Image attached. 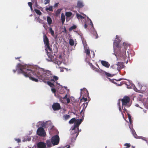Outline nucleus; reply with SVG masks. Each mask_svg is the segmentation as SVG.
Returning a JSON list of instances; mask_svg holds the SVG:
<instances>
[{
  "label": "nucleus",
  "mask_w": 148,
  "mask_h": 148,
  "mask_svg": "<svg viewBox=\"0 0 148 148\" xmlns=\"http://www.w3.org/2000/svg\"><path fill=\"white\" fill-rule=\"evenodd\" d=\"M37 73L38 77L44 82H46V80L55 82L58 79V77L57 76H52L50 71L45 70L42 68L39 69Z\"/></svg>",
  "instance_id": "1"
},
{
  "label": "nucleus",
  "mask_w": 148,
  "mask_h": 148,
  "mask_svg": "<svg viewBox=\"0 0 148 148\" xmlns=\"http://www.w3.org/2000/svg\"><path fill=\"white\" fill-rule=\"evenodd\" d=\"M20 71L19 72L22 73L24 76L26 77H29L30 79L36 82H38V80L37 79H36L33 76L38 77L39 79V78L38 77L37 72L38 70L40 69H37L35 72H33L31 69L26 68V66L22 65L19 64Z\"/></svg>",
  "instance_id": "2"
},
{
  "label": "nucleus",
  "mask_w": 148,
  "mask_h": 148,
  "mask_svg": "<svg viewBox=\"0 0 148 148\" xmlns=\"http://www.w3.org/2000/svg\"><path fill=\"white\" fill-rule=\"evenodd\" d=\"M129 46V44L126 42L123 43V45L121 48V50L119 51L118 54V57L117 58V60H121L123 61L125 60L127 57L126 55V50L127 48Z\"/></svg>",
  "instance_id": "3"
},
{
  "label": "nucleus",
  "mask_w": 148,
  "mask_h": 148,
  "mask_svg": "<svg viewBox=\"0 0 148 148\" xmlns=\"http://www.w3.org/2000/svg\"><path fill=\"white\" fill-rule=\"evenodd\" d=\"M71 137L72 141H73L76 140L79 134V127L75 126L74 125L71 127Z\"/></svg>",
  "instance_id": "4"
},
{
  "label": "nucleus",
  "mask_w": 148,
  "mask_h": 148,
  "mask_svg": "<svg viewBox=\"0 0 148 148\" xmlns=\"http://www.w3.org/2000/svg\"><path fill=\"white\" fill-rule=\"evenodd\" d=\"M119 100H121L123 106H127V107L130 106V105H128V103L129 102L130 99L128 96H125L123 99H120Z\"/></svg>",
  "instance_id": "5"
},
{
  "label": "nucleus",
  "mask_w": 148,
  "mask_h": 148,
  "mask_svg": "<svg viewBox=\"0 0 148 148\" xmlns=\"http://www.w3.org/2000/svg\"><path fill=\"white\" fill-rule=\"evenodd\" d=\"M60 141V138L58 135H56L53 136L51 139V141L53 145H58Z\"/></svg>",
  "instance_id": "6"
},
{
  "label": "nucleus",
  "mask_w": 148,
  "mask_h": 148,
  "mask_svg": "<svg viewBox=\"0 0 148 148\" xmlns=\"http://www.w3.org/2000/svg\"><path fill=\"white\" fill-rule=\"evenodd\" d=\"M37 134L41 136L44 137L46 135V132L44 129L42 127H39L37 130Z\"/></svg>",
  "instance_id": "7"
},
{
  "label": "nucleus",
  "mask_w": 148,
  "mask_h": 148,
  "mask_svg": "<svg viewBox=\"0 0 148 148\" xmlns=\"http://www.w3.org/2000/svg\"><path fill=\"white\" fill-rule=\"evenodd\" d=\"M117 66V69L118 70H120L123 69L124 66L123 63L122 62H118L116 64H114L111 67L113 69H114Z\"/></svg>",
  "instance_id": "8"
},
{
  "label": "nucleus",
  "mask_w": 148,
  "mask_h": 148,
  "mask_svg": "<svg viewBox=\"0 0 148 148\" xmlns=\"http://www.w3.org/2000/svg\"><path fill=\"white\" fill-rule=\"evenodd\" d=\"M120 40L119 36L118 35H116V39L113 42V46L116 47H118L119 43L121 42Z\"/></svg>",
  "instance_id": "9"
},
{
  "label": "nucleus",
  "mask_w": 148,
  "mask_h": 148,
  "mask_svg": "<svg viewBox=\"0 0 148 148\" xmlns=\"http://www.w3.org/2000/svg\"><path fill=\"white\" fill-rule=\"evenodd\" d=\"M52 108L54 111L58 110L60 109V104L58 103H54L52 106Z\"/></svg>",
  "instance_id": "10"
},
{
  "label": "nucleus",
  "mask_w": 148,
  "mask_h": 148,
  "mask_svg": "<svg viewBox=\"0 0 148 148\" xmlns=\"http://www.w3.org/2000/svg\"><path fill=\"white\" fill-rule=\"evenodd\" d=\"M37 148H46V144L43 142H40L37 144Z\"/></svg>",
  "instance_id": "11"
},
{
  "label": "nucleus",
  "mask_w": 148,
  "mask_h": 148,
  "mask_svg": "<svg viewBox=\"0 0 148 148\" xmlns=\"http://www.w3.org/2000/svg\"><path fill=\"white\" fill-rule=\"evenodd\" d=\"M43 41L45 46L49 45V39L45 34H44L43 36Z\"/></svg>",
  "instance_id": "12"
},
{
  "label": "nucleus",
  "mask_w": 148,
  "mask_h": 148,
  "mask_svg": "<svg viewBox=\"0 0 148 148\" xmlns=\"http://www.w3.org/2000/svg\"><path fill=\"white\" fill-rule=\"evenodd\" d=\"M84 6L83 2L81 1H78L77 2V7L78 8H82Z\"/></svg>",
  "instance_id": "13"
},
{
  "label": "nucleus",
  "mask_w": 148,
  "mask_h": 148,
  "mask_svg": "<svg viewBox=\"0 0 148 148\" xmlns=\"http://www.w3.org/2000/svg\"><path fill=\"white\" fill-rule=\"evenodd\" d=\"M101 63L102 65L107 68H109L110 66V64L109 63L105 61L102 60Z\"/></svg>",
  "instance_id": "14"
},
{
  "label": "nucleus",
  "mask_w": 148,
  "mask_h": 148,
  "mask_svg": "<svg viewBox=\"0 0 148 148\" xmlns=\"http://www.w3.org/2000/svg\"><path fill=\"white\" fill-rule=\"evenodd\" d=\"M46 145H47V147L48 148H50L53 146L51 141L49 140H47L46 141Z\"/></svg>",
  "instance_id": "15"
},
{
  "label": "nucleus",
  "mask_w": 148,
  "mask_h": 148,
  "mask_svg": "<svg viewBox=\"0 0 148 148\" xmlns=\"http://www.w3.org/2000/svg\"><path fill=\"white\" fill-rule=\"evenodd\" d=\"M83 120V119H81L79 120H78L76 123H75L74 125H75V126L79 127Z\"/></svg>",
  "instance_id": "16"
},
{
  "label": "nucleus",
  "mask_w": 148,
  "mask_h": 148,
  "mask_svg": "<svg viewBox=\"0 0 148 148\" xmlns=\"http://www.w3.org/2000/svg\"><path fill=\"white\" fill-rule=\"evenodd\" d=\"M47 21L48 24L49 25H50L52 23V21L51 18L49 16H48L47 18Z\"/></svg>",
  "instance_id": "17"
},
{
  "label": "nucleus",
  "mask_w": 148,
  "mask_h": 148,
  "mask_svg": "<svg viewBox=\"0 0 148 148\" xmlns=\"http://www.w3.org/2000/svg\"><path fill=\"white\" fill-rule=\"evenodd\" d=\"M70 117V116L69 115L65 114L63 116V118L65 120H67L68 119H69Z\"/></svg>",
  "instance_id": "18"
},
{
  "label": "nucleus",
  "mask_w": 148,
  "mask_h": 148,
  "mask_svg": "<svg viewBox=\"0 0 148 148\" xmlns=\"http://www.w3.org/2000/svg\"><path fill=\"white\" fill-rule=\"evenodd\" d=\"M92 34L93 35L94 38L96 39L98 38V36L96 31H94L93 32Z\"/></svg>",
  "instance_id": "19"
},
{
  "label": "nucleus",
  "mask_w": 148,
  "mask_h": 148,
  "mask_svg": "<svg viewBox=\"0 0 148 148\" xmlns=\"http://www.w3.org/2000/svg\"><path fill=\"white\" fill-rule=\"evenodd\" d=\"M76 16L77 18L78 19H82L84 18V17L78 14H76Z\"/></svg>",
  "instance_id": "20"
},
{
  "label": "nucleus",
  "mask_w": 148,
  "mask_h": 148,
  "mask_svg": "<svg viewBox=\"0 0 148 148\" xmlns=\"http://www.w3.org/2000/svg\"><path fill=\"white\" fill-rule=\"evenodd\" d=\"M48 58H47L46 60L50 62L52 61V59L53 58V56L52 55L51 56H48Z\"/></svg>",
  "instance_id": "21"
},
{
  "label": "nucleus",
  "mask_w": 148,
  "mask_h": 148,
  "mask_svg": "<svg viewBox=\"0 0 148 148\" xmlns=\"http://www.w3.org/2000/svg\"><path fill=\"white\" fill-rule=\"evenodd\" d=\"M34 11L38 15H41L42 13L39 10L37 9H35Z\"/></svg>",
  "instance_id": "22"
},
{
  "label": "nucleus",
  "mask_w": 148,
  "mask_h": 148,
  "mask_svg": "<svg viewBox=\"0 0 148 148\" xmlns=\"http://www.w3.org/2000/svg\"><path fill=\"white\" fill-rule=\"evenodd\" d=\"M76 121V120L75 118H73L69 121V123L70 124H72Z\"/></svg>",
  "instance_id": "23"
},
{
  "label": "nucleus",
  "mask_w": 148,
  "mask_h": 148,
  "mask_svg": "<svg viewBox=\"0 0 148 148\" xmlns=\"http://www.w3.org/2000/svg\"><path fill=\"white\" fill-rule=\"evenodd\" d=\"M72 15V13L70 12H66L65 15L67 17H70Z\"/></svg>",
  "instance_id": "24"
},
{
  "label": "nucleus",
  "mask_w": 148,
  "mask_h": 148,
  "mask_svg": "<svg viewBox=\"0 0 148 148\" xmlns=\"http://www.w3.org/2000/svg\"><path fill=\"white\" fill-rule=\"evenodd\" d=\"M69 43L70 45L73 46L74 45V41L72 39H69Z\"/></svg>",
  "instance_id": "25"
},
{
  "label": "nucleus",
  "mask_w": 148,
  "mask_h": 148,
  "mask_svg": "<svg viewBox=\"0 0 148 148\" xmlns=\"http://www.w3.org/2000/svg\"><path fill=\"white\" fill-rule=\"evenodd\" d=\"M85 53H86L87 56H90V51L89 49H87L85 50Z\"/></svg>",
  "instance_id": "26"
},
{
  "label": "nucleus",
  "mask_w": 148,
  "mask_h": 148,
  "mask_svg": "<svg viewBox=\"0 0 148 148\" xmlns=\"http://www.w3.org/2000/svg\"><path fill=\"white\" fill-rule=\"evenodd\" d=\"M46 11L49 10V11L52 12L53 11L52 6H50L48 8H46Z\"/></svg>",
  "instance_id": "27"
},
{
  "label": "nucleus",
  "mask_w": 148,
  "mask_h": 148,
  "mask_svg": "<svg viewBox=\"0 0 148 148\" xmlns=\"http://www.w3.org/2000/svg\"><path fill=\"white\" fill-rule=\"evenodd\" d=\"M47 84L49 86L51 87H53L54 86V84L52 83L50 81H48L47 82Z\"/></svg>",
  "instance_id": "28"
},
{
  "label": "nucleus",
  "mask_w": 148,
  "mask_h": 148,
  "mask_svg": "<svg viewBox=\"0 0 148 148\" xmlns=\"http://www.w3.org/2000/svg\"><path fill=\"white\" fill-rule=\"evenodd\" d=\"M61 10L62 9H58L56 12L55 14L56 16H58L60 14Z\"/></svg>",
  "instance_id": "29"
},
{
  "label": "nucleus",
  "mask_w": 148,
  "mask_h": 148,
  "mask_svg": "<svg viewBox=\"0 0 148 148\" xmlns=\"http://www.w3.org/2000/svg\"><path fill=\"white\" fill-rule=\"evenodd\" d=\"M77 28V26L75 25H73V26L71 27L69 29V31H71L73 29H75Z\"/></svg>",
  "instance_id": "30"
},
{
  "label": "nucleus",
  "mask_w": 148,
  "mask_h": 148,
  "mask_svg": "<svg viewBox=\"0 0 148 148\" xmlns=\"http://www.w3.org/2000/svg\"><path fill=\"white\" fill-rule=\"evenodd\" d=\"M49 30L52 36H53L54 35V32L53 30L52 29L51 27L49 28Z\"/></svg>",
  "instance_id": "31"
},
{
  "label": "nucleus",
  "mask_w": 148,
  "mask_h": 148,
  "mask_svg": "<svg viewBox=\"0 0 148 148\" xmlns=\"http://www.w3.org/2000/svg\"><path fill=\"white\" fill-rule=\"evenodd\" d=\"M45 46L47 47V48L46 49L47 50V49H48V50H49V51L51 52H52V49H51V48L49 46V45H45Z\"/></svg>",
  "instance_id": "32"
},
{
  "label": "nucleus",
  "mask_w": 148,
  "mask_h": 148,
  "mask_svg": "<svg viewBox=\"0 0 148 148\" xmlns=\"http://www.w3.org/2000/svg\"><path fill=\"white\" fill-rule=\"evenodd\" d=\"M36 19L38 21V22L40 23H42V20L40 19L39 16L36 17Z\"/></svg>",
  "instance_id": "33"
},
{
  "label": "nucleus",
  "mask_w": 148,
  "mask_h": 148,
  "mask_svg": "<svg viewBox=\"0 0 148 148\" xmlns=\"http://www.w3.org/2000/svg\"><path fill=\"white\" fill-rule=\"evenodd\" d=\"M132 134H133V136L135 138H137V136L136 133V132L134 130H133L132 131Z\"/></svg>",
  "instance_id": "34"
},
{
  "label": "nucleus",
  "mask_w": 148,
  "mask_h": 148,
  "mask_svg": "<svg viewBox=\"0 0 148 148\" xmlns=\"http://www.w3.org/2000/svg\"><path fill=\"white\" fill-rule=\"evenodd\" d=\"M46 51H47V55L48 56H51V55H52V52H48L47 51V50L46 49H45Z\"/></svg>",
  "instance_id": "35"
},
{
  "label": "nucleus",
  "mask_w": 148,
  "mask_h": 148,
  "mask_svg": "<svg viewBox=\"0 0 148 148\" xmlns=\"http://www.w3.org/2000/svg\"><path fill=\"white\" fill-rule=\"evenodd\" d=\"M61 20H65V16L63 13L61 14Z\"/></svg>",
  "instance_id": "36"
},
{
  "label": "nucleus",
  "mask_w": 148,
  "mask_h": 148,
  "mask_svg": "<svg viewBox=\"0 0 148 148\" xmlns=\"http://www.w3.org/2000/svg\"><path fill=\"white\" fill-rule=\"evenodd\" d=\"M87 20H88V21H90V25L92 26V27H93V24L92 23V21L89 18H88Z\"/></svg>",
  "instance_id": "37"
},
{
  "label": "nucleus",
  "mask_w": 148,
  "mask_h": 148,
  "mask_svg": "<svg viewBox=\"0 0 148 148\" xmlns=\"http://www.w3.org/2000/svg\"><path fill=\"white\" fill-rule=\"evenodd\" d=\"M105 74L106 76L108 77H112V76L111 75V74L109 73H107L106 72H105Z\"/></svg>",
  "instance_id": "38"
},
{
  "label": "nucleus",
  "mask_w": 148,
  "mask_h": 148,
  "mask_svg": "<svg viewBox=\"0 0 148 148\" xmlns=\"http://www.w3.org/2000/svg\"><path fill=\"white\" fill-rule=\"evenodd\" d=\"M124 145L126 146L127 148H129L130 146V143H126Z\"/></svg>",
  "instance_id": "39"
},
{
  "label": "nucleus",
  "mask_w": 148,
  "mask_h": 148,
  "mask_svg": "<svg viewBox=\"0 0 148 148\" xmlns=\"http://www.w3.org/2000/svg\"><path fill=\"white\" fill-rule=\"evenodd\" d=\"M50 1V0H45L44 1V4H47Z\"/></svg>",
  "instance_id": "40"
},
{
  "label": "nucleus",
  "mask_w": 148,
  "mask_h": 148,
  "mask_svg": "<svg viewBox=\"0 0 148 148\" xmlns=\"http://www.w3.org/2000/svg\"><path fill=\"white\" fill-rule=\"evenodd\" d=\"M87 98H85L83 96L82 98L81 99V101H82L83 100L84 101L86 102L87 101Z\"/></svg>",
  "instance_id": "41"
},
{
  "label": "nucleus",
  "mask_w": 148,
  "mask_h": 148,
  "mask_svg": "<svg viewBox=\"0 0 148 148\" xmlns=\"http://www.w3.org/2000/svg\"><path fill=\"white\" fill-rule=\"evenodd\" d=\"M84 90L83 92L84 93H87V96L88 95H88V92L87 91V90L86 88H84Z\"/></svg>",
  "instance_id": "42"
},
{
  "label": "nucleus",
  "mask_w": 148,
  "mask_h": 148,
  "mask_svg": "<svg viewBox=\"0 0 148 148\" xmlns=\"http://www.w3.org/2000/svg\"><path fill=\"white\" fill-rule=\"evenodd\" d=\"M51 90L53 93H55L56 92V90L55 88H52L51 89Z\"/></svg>",
  "instance_id": "43"
},
{
  "label": "nucleus",
  "mask_w": 148,
  "mask_h": 148,
  "mask_svg": "<svg viewBox=\"0 0 148 148\" xmlns=\"http://www.w3.org/2000/svg\"><path fill=\"white\" fill-rule=\"evenodd\" d=\"M28 5L30 7H31L32 6V3L31 2H29L28 3Z\"/></svg>",
  "instance_id": "44"
},
{
  "label": "nucleus",
  "mask_w": 148,
  "mask_h": 148,
  "mask_svg": "<svg viewBox=\"0 0 148 148\" xmlns=\"http://www.w3.org/2000/svg\"><path fill=\"white\" fill-rule=\"evenodd\" d=\"M15 140L18 143H19L21 142V140L19 138L15 139Z\"/></svg>",
  "instance_id": "45"
},
{
  "label": "nucleus",
  "mask_w": 148,
  "mask_h": 148,
  "mask_svg": "<svg viewBox=\"0 0 148 148\" xmlns=\"http://www.w3.org/2000/svg\"><path fill=\"white\" fill-rule=\"evenodd\" d=\"M67 103H69L70 102V99L69 98L66 99Z\"/></svg>",
  "instance_id": "46"
},
{
  "label": "nucleus",
  "mask_w": 148,
  "mask_h": 148,
  "mask_svg": "<svg viewBox=\"0 0 148 148\" xmlns=\"http://www.w3.org/2000/svg\"><path fill=\"white\" fill-rule=\"evenodd\" d=\"M129 119V121L130 122V124H132V120L131 118L130 119Z\"/></svg>",
  "instance_id": "47"
},
{
  "label": "nucleus",
  "mask_w": 148,
  "mask_h": 148,
  "mask_svg": "<svg viewBox=\"0 0 148 148\" xmlns=\"http://www.w3.org/2000/svg\"><path fill=\"white\" fill-rule=\"evenodd\" d=\"M67 97H68L67 95L66 94L65 95V96L64 97H63V99H67V98H68Z\"/></svg>",
  "instance_id": "48"
},
{
  "label": "nucleus",
  "mask_w": 148,
  "mask_h": 148,
  "mask_svg": "<svg viewBox=\"0 0 148 148\" xmlns=\"http://www.w3.org/2000/svg\"><path fill=\"white\" fill-rule=\"evenodd\" d=\"M46 22H45V23H44L43 25V26L45 28V27L46 26Z\"/></svg>",
  "instance_id": "49"
},
{
  "label": "nucleus",
  "mask_w": 148,
  "mask_h": 148,
  "mask_svg": "<svg viewBox=\"0 0 148 148\" xmlns=\"http://www.w3.org/2000/svg\"><path fill=\"white\" fill-rule=\"evenodd\" d=\"M127 115L129 119L131 118V116L129 114H128Z\"/></svg>",
  "instance_id": "50"
},
{
  "label": "nucleus",
  "mask_w": 148,
  "mask_h": 148,
  "mask_svg": "<svg viewBox=\"0 0 148 148\" xmlns=\"http://www.w3.org/2000/svg\"><path fill=\"white\" fill-rule=\"evenodd\" d=\"M59 4V3H56L55 5H54V7H57L58 6V4Z\"/></svg>",
  "instance_id": "51"
},
{
  "label": "nucleus",
  "mask_w": 148,
  "mask_h": 148,
  "mask_svg": "<svg viewBox=\"0 0 148 148\" xmlns=\"http://www.w3.org/2000/svg\"><path fill=\"white\" fill-rule=\"evenodd\" d=\"M84 26L85 28H86L88 27V25L86 23H85Z\"/></svg>",
  "instance_id": "52"
},
{
  "label": "nucleus",
  "mask_w": 148,
  "mask_h": 148,
  "mask_svg": "<svg viewBox=\"0 0 148 148\" xmlns=\"http://www.w3.org/2000/svg\"><path fill=\"white\" fill-rule=\"evenodd\" d=\"M122 108L123 110H124L125 111H126L127 110L125 109V107H123V106H122Z\"/></svg>",
  "instance_id": "53"
},
{
  "label": "nucleus",
  "mask_w": 148,
  "mask_h": 148,
  "mask_svg": "<svg viewBox=\"0 0 148 148\" xmlns=\"http://www.w3.org/2000/svg\"><path fill=\"white\" fill-rule=\"evenodd\" d=\"M89 64L90 66H92V67L94 66L91 63H89Z\"/></svg>",
  "instance_id": "54"
},
{
  "label": "nucleus",
  "mask_w": 148,
  "mask_h": 148,
  "mask_svg": "<svg viewBox=\"0 0 148 148\" xmlns=\"http://www.w3.org/2000/svg\"><path fill=\"white\" fill-rule=\"evenodd\" d=\"M63 32L66 33V28H64V31H63Z\"/></svg>",
  "instance_id": "55"
},
{
  "label": "nucleus",
  "mask_w": 148,
  "mask_h": 148,
  "mask_svg": "<svg viewBox=\"0 0 148 148\" xmlns=\"http://www.w3.org/2000/svg\"><path fill=\"white\" fill-rule=\"evenodd\" d=\"M119 110L121 112L122 111V109L120 107V106H119Z\"/></svg>",
  "instance_id": "56"
},
{
  "label": "nucleus",
  "mask_w": 148,
  "mask_h": 148,
  "mask_svg": "<svg viewBox=\"0 0 148 148\" xmlns=\"http://www.w3.org/2000/svg\"><path fill=\"white\" fill-rule=\"evenodd\" d=\"M85 104H86V106H87V103H84L82 105H84V106H85Z\"/></svg>",
  "instance_id": "57"
},
{
  "label": "nucleus",
  "mask_w": 148,
  "mask_h": 148,
  "mask_svg": "<svg viewBox=\"0 0 148 148\" xmlns=\"http://www.w3.org/2000/svg\"><path fill=\"white\" fill-rule=\"evenodd\" d=\"M21 58V57H17V58H16L15 57V59H19L20 58Z\"/></svg>",
  "instance_id": "58"
},
{
  "label": "nucleus",
  "mask_w": 148,
  "mask_h": 148,
  "mask_svg": "<svg viewBox=\"0 0 148 148\" xmlns=\"http://www.w3.org/2000/svg\"><path fill=\"white\" fill-rule=\"evenodd\" d=\"M62 24H63L64 23L65 20H61Z\"/></svg>",
  "instance_id": "59"
},
{
  "label": "nucleus",
  "mask_w": 148,
  "mask_h": 148,
  "mask_svg": "<svg viewBox=\"0 0 148 148\" xmlns=\"http://www.w3.org/2000/svg\"><path fill=\"white\" fill-rule=\"evenodd\" d=\"M118 105L119 106H120V101H119L118 103Z\"/></svg>",
  "instance_id": "60"
},
{
  "label": "nucleus",
  "mask_w": 148,
  "mask_h": 148,
  "mask_svg": "<svg viewBox=\"0 0 148 148\" xmlns=\"http://www.w3.org/2000/svg\"><path fill=\"white\" fill-rule=\"evenodd\" d=\"M30 9H31V10H33V9L32 6L31 7H30Z\"/></svg>",
  "instance_id": "61"
},
{
  "label": "nucleus",
  "mask_w": 148,
  "mask_h": 148,
  "mask_svg": "<svg viewBox=\"0 0 148 148\" xmlns=\"http://www.w3.org/2000/svg\"><path fill=\"white\" fill-rule=\"evenodd\" d=\"M13 72H14V73H15V72H16V70H13Z\"/></svg>",
  "instance_id": "62"
},
{
  "label": "nucleus",
  "mask_w": 148,
  "mask_h": 148,
  "mask_svg": "<svg viewBox=\"0 0 148 148\" xmlns=\"http://www.w3.org/2000/svg\"><path fill=\"white\" fill-rule=\"evenodd\" d=\"M83 109H82V110H81V112H80V113H81H81H82V112H83Z\"/></svg>",
  "instance_id": "63"
},
{
  "label": "nucleus",
  "mask_w": 148,
  "mask_h": 148,
  "mask_svg": "<svg viewBox=\"0 0 148 148\" xmlns=\"http://www.w3.org/2000/svg\"><path fill=\"white\" fill-rule=\"evenodd\" d=\"M59 64H61V62H60V61H59Z\"/></svg>",
  "instance_id": "64"
}]
</instances>
